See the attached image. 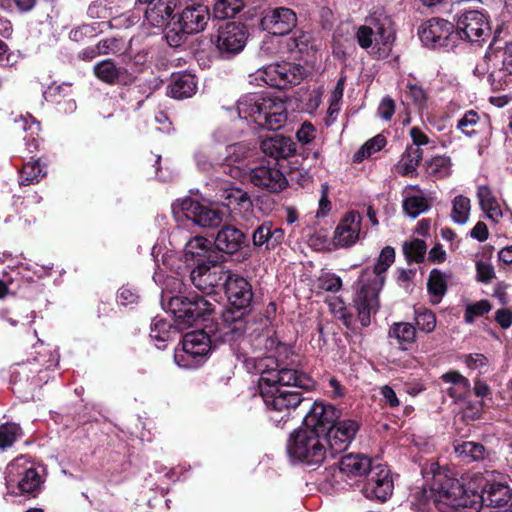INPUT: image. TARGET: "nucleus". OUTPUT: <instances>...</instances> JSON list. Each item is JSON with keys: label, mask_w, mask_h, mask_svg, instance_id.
I'll return each instance as SVG.
<instances>
[{"label": "nucleus", "mask_w": 512, "mask_h": 512, "mask_svg": "<svg viewBox=\"0 0 512 512\" xmlns=\"http://www.w3.org/2000/svg\"><path fill=\"white\" fill-rule=\"evenodd\" d=\"M21 436L22 430L18 424L5 423L0 425V449L5 450L11 447Z\"/></svg>", "instance_id": "obj_47"}, {"label": "nucleus", "mask_w": 512, "mask_h": 512, "mask_svg": "<svg viewBox=\"0 0 512 512\" xmlns=\"http://www.w3.org/2000/svg\"><path fill=\"white\" fill-rule=\"evenodd\" d=\"M174 333L175 331L173 330L172 324L166 319L155 317L152 320L150 337L155 341V345L158 349H164L166 342L171 339Z\"/></svg>", "instance_id": "obj_36"}, {"label": "nucleus", "mask_w": 512, "mask_h": 512, "mask_svg": "<svg viewBox=\"0 0 512 512\" xmlns=\"http://www.w3.org/2000/svg\"><path fill=\"white\" fill-rule=\"evenodd\" d=\"M296 14L289 8H274L265 13L260 25L263 30L274 36L288 34L296 26Z\"/></svg>", "instance_id": "obj_24"}, {"label": "nucleus", "mask_w": 512, "mask_h": 512, "mask_svg": "<svg viewBox=\"0 0 512 512\" xmlns=\"http://www.w3.org/2000/svg\"><path fill=\"white\" fill-rule=\"evenodd\" d=\"M115 13L116 12L113 11V7L108 6L106 0L95 1L88 8L89 17L94 19H108Z\"/></svg>", "instance_id": "obj_53"}, {"label": "nucleus", "mask_w": 512, "mask_h": 512, "mask_svg": "<svg viewBox=\"0 0 512 512\" xmlns=\"http://www.w3.org/2000/svg\"><path fill=\"white\" fill-rule=\"evenodd\" d=\"M358 430V425L352 420H343L335 424L326 433V448L333 457L345 451Z\"/></svg>", "instance_id": "obj_25"}, {"label": "nucleus", "mask_w": 512, "mask_h": 512, "mask_svg": "<svg viewBox=\"0 0 512 512\" xmlns=\"http://www.w3.org/2000/svg\"><path fill=\"white\" fill-rule=\"evenodd\" d=\"M455 453L463 461H478L484 458L485 448L475 442H463L455 445Z\"/></svg>", "instance_id": "obj_43"}, {"label": "nucleus", "mask_w": 512, "mask_h": 512, "mask_svg": "<svg viewBox=\"0 0 512 512\" xmlns=\"http://www.w3.org/2000/svg\"><path fill=\"white\" fill-rule=\"evenodd\" d=\"M403 210L411 218L418 217L425 212L428 207V201L421 193L418 186L408 185L404 188Z\"/></svg>", "instance_id": "obj_33"}, {"label": "nucleus", "mask_w": 512, "mask_h": 512, "mask_svg": "<svg viewBox=\"0 0 512 512\" xmlns=\"http://www.w3.org/2000/svg\"><path fill=\"white\" fill-rule=\"evenodd\" d=\"M245 180H249L253 185L271 192H279L287 185L284 174L275 164L271 166L269 163L252 167L244 178Z\"/></svg>", "instance_id": "obj_23"}, {"label": "nucleus", "mask_w": 512, "mask_h": 512, "mask_svg": "<svg viewBox=\"0 0 512 512\" xmlns=\"http://www.w3.org/2000/svg\"><path fill=\"white\" fill-rule=\"evenodd\" d=\"M415 322L421 331L431 333L436 327V316L426 308H418L415 309Z\"/></svg>", "instance_id": "obj_50"}, {"label": "nucleus", "mask_w": 512, "mask_h": 512, "mask_svg": "<svg viewBox=\"0 0 512 512\" xmlns=\"http://www.w3.org/2000/svg\"><path fill=\"white\" fill-rule=\"evenodd\" d=\"M287 452L292 460L307 465H319L328 454L326 437L316 430L301 426L291 434Z\"/></svg>", "instance_id": "obj_7"}, {"label": "nucleus", "mask_w": 512, "mask_h": 512, "mask_svg": "<svg viewBox=\"0 0 512 512\" xmlns=\"http://www.w3.org/2000/svg\"><path fill=\"white\" fill-rule=\"evenodd\" d=\"M254 154L253 149L244 143H236L226 147V156L224 158V172L232 178L244 181L248 175L251 166V158Z\"/></svg>", "instance_id": "obj_21"}, {"label": "nucleus", "mask_w": 512, "mask_h": 512, "mask_svg": "<svg viewBox=\"0 0 512 512\" xmlns=\"http://www.w3.org/2000/svg\"><path fill=\"white\" fill-rule=\"evenodd\" d=\"M291 354L289 345L280 342L271 330H266L258 333L255 339H243L237 356L248 368L252 366L260 374V395L270 420L277 426L286 422L303 400L299 392L284 387L309 390L314 386L306 373L288 367Z\"/></svg>", "instance_id": "obj_1"}, {"label": "nucleus", "mask_w": 512, "mask_h": 512, "mask_svg": "<svg viewBox=\"0 0 512 512\" xmlns=\"http://www.w3.org/2000/svg\"><path fill=\"white\" fill-rule=\"evenodd\" d=\"M477 198L480 208L485 212L488 219L498 222L503 216L501 206L491 189L486 185H481L477 189Z\"/></svg>", "instance_id": "obj_35"}, {"label": "nucleus", "mask_w": 512, "mask_h": 512, "mask_svg": "<svg viewBox=\"0 0 512 512\" xmlns=\"http://www.w3.org/2000/svg\"><path fill=\"white\" fill-rule=\"evenodd\" d=\"M465 364L469 369L478 370L479 373H484L488 365V360L483 354L475 353L465 356Z\"/></svg>", "instance_id": "obj_56"}, {"label": "nucleus", "mask_w": 512, "mask_h": 512, "mask_svg": "<svg viewBox=\"0 0 512 512\" xmlns=\"http://www.w3.org/2000/svg\"><path fill=\"white\" fill-rule=\"evenodd\" d=\"M470 211L471 201L468 197L458 195L453 199L451 218L455 223L459 225L466 224L469 220Z\"/></svg>", "instance_id": "obj_42"}, {"label": "nucleus", "mask_w": 512, "mask_h": 512, "mask_svg": "<svg viewBox=\"0 0 512 512\" xmlns=\"http://www.w3.org/2000/svg\"><path fill=\"white\" fill-rule=\"evenodd\" d=\"M502 67L501 70L508 75H512V41L507 43L503 49L500 50Z\"/></svg>", "instance_id": "obj_61"}, {"label": "nucleus", "mask_w": 512, "mask_h": 512, "mask_svg": "<svg viewBox=\"0 0 512 512\" xmlns=\"http://www.w3.org/2000/svg\"><path fill=\"white\" fill-rule=\"evenodd\" d=\"M393 489L394 484L390 470L381 463H375L363 485L364 496L384 502L392 495Z\"/></svg>", "instance_id": "obj_19"}, {"label": "nucleus", "mask_w": 512, "mask_h": 512, "mask_svg": "<svg viewBox=\"0 0 512 512\" xmlns=\"http://www.w3.org/2000/svg\"><path fill=\"white\" fill-rule=\"evenodd\" d=\"M5 474V485L10 495L33 494L40 488L41 477L24 456L11 461Z\"/></svg>", "instance_id": "obj_9"}, {"label": "nucleus", "mask_w": 512, "mask_h": 512, "mask_svg": "<svg viewBox=\"0 0 512 512\" xmlns=\"http://www.w3.org/2000/svg\"><path fill=\"white\" fill-rule=\"evenodd\" d=\"M237 112L248 124L269 130L280 129L287 120L284 101L259 93L243 95L237 102Z\"/></svg>", "instance_id": "obj_5"}, {"label": "nucleus", "mask_w": 512, "mask_h": 512, "mask_svg": "<svg viewBox=\"0 0 512 512\" xmlns=\"http://www.w3.org/2000/svg\"><path fill=\"white\" fill-rule=\"evenodd\" d=\"M225 293L229 303L237 310H225L217 322L214 333L215 340L230 344L236 356L239 354L240 343L243 339H255L258 335L245 337L246 322L242 310L249 307L253 292L251 284L242 276L228 274L224 282Z\"/></svg>", "instance_id": "obj_3"}, {"label": "nucleus", "mask_w": 512, "mask_h": 512, "mask_svg": "<svg viewBox=\"0 0 512 512\" xmlns=\"http://www.w3.org/2000/svg\"><path fill=\"white\" fill-rule=\"evenodd\" d=\"M245 235L232 226L223 227L215 238V247L224 253L233 254L242 247Z\"/></svg>", "instance_id": "obj_31"}, {"label": "nucleus", "mask_w": 512, "mask_h": 512, "mask_svg": "<svg viewBox=\"0 0 512 512\" xmlns=\"http://www.w3.org/2000/svg\"><path fill=\"white\" fill-rule=\"evenodd\" d=\"M316 130L311 123H303L296 133L298 141L302 144H308L315 138Z\"/></svg>", "instance_id": "obj_58"}, {"label": "nucleus", "mask_w": 512, "mask_h": 512, "mask_svg": "<svg viewBox=\"0 0 512 512\" xmlns=\"http://www.w3.org/2000/svg\"><path fill=\"white\" fill-rule=\"evenodd\" d=\"M46 171L39 160L27 162L20 173V185H31L38 183L44 176Z\"/></svg>", "instance_id": "obj_41"}, {"label": "nucleus", "mask_w": 512, "mask_h": 512, "mask_svg": "<svg viewBox=\"0 0 512 512\" xmlns=\"http://www.w3.org/2000/svg\"><path fill=\"white\" fill-rule=\"evenodd\" d=\"M159 250L156 246L152 249V255L155 257L157 264V271L154 273V281L162 287L165 292H172L170 285H173L174 290L182 287L180 279L173 276H164L166 271L174 272L176 275H181L182 272L189 267L188 262L184 257V252L180 255L178 252L169 250L166 251L161 258L158 259Z\"/></svg>", "instance_id": "obj_13"}, {"label": "nucleus", "mask_w": 512, "mask_h": 512, "mask_svg": "<svg viewBox=\"0 0 512 512\" xmlns=\"http://www.w3.org/2000/svg\"><path fill=\"white\" fill-rule=\"evenodd\" d=\"M424 478L431 480L429 492L423 490L421 497L413 502L417 512H430L432 506L442 512H479L483 504L501 507L512 498V490L502 482L489 480L479 473L466 474L460 479L431 463L422 470Z\"/></svg>", "instance_id": "obj_2"}, {"label": "nucleus", "mask_w": 512, "mask_h": 512, "mask_svg": "<svg viewBox=\"0 0 512 512\" xmlns=\"http://www.w3.org/2000/svg\"><path fill=\"white\" fill-rule=\"evenodd\" d=\"M123 48V42L116 38H107L103 39L98 43V49L101 52V55L105 54H116L121 52Z\"/></svg>", "instance_id": "obj_57"}, {"label": "nucleus", "mask_w": 512, "mask_h": 512, "mask_svg": "<svg viewBox=\"0 0 512 512\" xmlns=\"http://www.w3.org/2000/svg\"><path fill=\"white\" fill-rule=\"evenodd\" d=\"M394 260V248L390 246L384 247L373 270L364 271L359 279L360 289L354 299V303L363 326L370 324V315L378 309V293L385 282L384 273L394 263Z\"/></svg>", "instance_id": "obj_4"}, {"label": "nucleus", "mask_w": 512, "mask_h": 512, "mask_svg": "<svg viewBox=\"0 0 512 512\" xmlns=\"http://www.w3.org/2000/svg\"><path fill=\"white\" fill-rule=\"evenodd\" d=\"M480 121L479 114L474 110L467 111L457 123V128L466 136L471 137L476 134L475 127Z\"/></svg>", "instance_id": "obj_51"}, {"label": "nucleus", "mask_w": 512, "mask_h": 512, "mask_svg": "<svg viewBox=\"0 0 512 512\" xmlns=\"http://www.w3.org/2000/svg\"><path fill=\"white\" fill-rule=\"evenodd\" d=\"M94 73L100 80L111 84L118 79L120 70L111 60H103L94 66Z\"/></svg>", "instance_id": "obj_48"}, {"label": "nucleus", "mask_w": 512, "mask_h": 512, "mask_svg": "<svg viewBox=\"0 0 512 512\" xmlns=\"http://www.w3.org/2000/svg\"><path fill=\"white\" fill-rule=\"evenodd\" d=\"M491 309V305L487 300H481L474 304L466 306L465 321L469 324L473 323L476 317L483 316Z\"/></svg>", "instance_id": "obj_54"}, {"label": "nucleus", "mask_w": 512, "mask_h": 512, "mask_svg": "<svg viewBox=\"0 0 512 512\" xmlns=\"http://www.w3.org/2000/svg\"><path fill=\"white\" fill-rule=\"evenodd\" d=\"M303 78L302 67L288 63L270 64L249 75V82L257 86L268 85L284 89L299 84Z\"/></svg>", "instance_id": "obj_10"}, {"label": "nucleus", "mask_w": 512, "mask_h": 512, "mask_svg": "<svg viewBox=\"0 0 512 512\" xmlns=\"http://www.w3.org/2000/svg\"><path fill=\"white\" fill-rule=\"evenodd\" d=\"M427 288L431 296V303L438 304L446 293L447 286L444 274L437 269H433L429 275Z\"/></svg>", "instance_id": "obj_38"}, {"label": "nucleus", "mask_w": 512, "mask_h": 512, "mask_svg": "<svg viewBox=\"0 0 512 512\" xmlns=\"http://www.w3.org/2000/svg\"><path fill=\"white\" fill-rule=\"evenodd\" d=\"M470 235L474 239L484 242L489 236L487 225L484 222H478L471 230Z\"/></svg>", "instance_id": "obj_64"}, {"label": "nucleus", "mask_w": 512, "mask_h": 512, "mask_svg": "<svg viewBox=\"0 0 512 512\" xmlns=\"http://www.w3.org/2000/svg\"><path fill=\"white\" fill-rule=\"evenodd\" d=\"M339 416V411L333 405L315 402L304 417L302 426L316 430L326 437L327 431L335 425Z\"/></svg>", "instance_id": "obj_22"}, {"label": "nucleus", "mask_w": 512, "mask_h": 512, "mask_svg": "<svg viewBox=\"0 0 512 512\" xmlns=\"http://www.w3.org/2000/svg\"><path fill=\"white\" fill-rule=\"evenodd\" d=\"M452 170V162L448 156H435L426 162V171L435 179L446 178Z\"/></svg>", "instance_id": "obj_39"}, {"label": "nucleus", "mask_w": 512, "mask_h": 512, "mask_svg": "<svg viewBox=\"0 0 512 512\" xmlns=\"http://www.w3.org/2000/svg\"><path fill=\"white\" fill-rule=\"evenodd\" d=\"M422 159V150L418 147L408 146L396 165L399 174L403 176L414 175Z\"/></svg>", "instance_id": "obj_37"}, {"label": "nucleus", "mask_w": 512, "mask_h": 512, "mask_svg": "<svg viewBox=\"0 0 512 512\" xmlns=\"http://www.w3.org/2000/svg\"><path fill=\"white\" fill-rule=\"evenodd\" d=\"M139 299L140 295L138 294V292L128 285L122 286L118 290L117 301L122 306L136 304L139 301Z\"/></svg>", "instance_id": "obj_55"}, {"label": "nucleus", "mask_w": 512, "mask_h": 512, "mask_svg": "<svg viewBox=\"0 0 512 512\" xmlns=\"http://www.w3.org/2000/svg\"><path fill=\"white\" fill-rule=\"evenodd\" d=\"M210 344L211 339L204 331L187 333L183 338L182 348L175 351V363L181 368H197L209 353Z\"/></svg>", "instance_id": "obj_11"}, {"label": "nucleus", "mask_w": 512, "mask_h": 512, "mask_svg": "<svg viewBox=\"0 0 512 512\" xmlns=\"http://www.w3.org/2000/svg\"><path fill=\"white\" fill-rule=\"evenodd\" d=\"M427 246L421 239H413L403 245V252L409 262H422L426 254Z\"/></svg>", "instance_id": "obj_49"}, {"label": "nucleus", "mask_w": 512, "mask_h": 512, "mask_svg": "<svg viewBox=\"0 0 512 512\" xmlns=\"http://www.w3.org/2000/svg\"><path fill=\"white\" fill-rule=\"evenodd\" d=\"M362 216L351 210L340 219L333 234V244L338 248H349L365 237L362 231Z\"/></svg>", "instance_id": "obj_18"}, {"label": "nucleus", "mask_w": 512, "mask_h": 512, "mask_svg": "<svg viewBox=\"0 0 512 512\" xmlns=\"http://www.w3.org/2000/svg\"><path fill=\"white\" fill-rule=\"evenodd\" d=\"M407 89V97L411 99L419 109H421L426 102L424 90L417 85H409Z\"/></svg>", "instance_id": "obj_60"}, {"label": "nucleus", "mask_w": 512, "mask_h": 512, "mask_svg": "<svg viewBox=\"0 0 512 512\" xmlns=\"http://www.w3.org/2000/svg\"><path fill=\"white\" fill-rule=\"evenodd\" d=\"M387 140L383 134H378L365 142L361 148L354 154V162L360 163L364 159L370 158L375 153L385 147Z\"/></svg>", "instance_id": "obj_40"}, {"label": "nucleus", "mask_w": 512, "mask_h": 512, "mask_svg": "<svg viewBox=\"0 0 512 512\" xmlns=\"http://www.w3.org/2000/svg\"><path fill=\"white\" fill-rule=\"evenodd\" d=\"M244 7L243 0H217L213 12L218 19L234 17Z\"/></svg>", "instance_id": "obj_45"}, {"label": "nucleus", "mask_w": 512, "mask_h": 512, "mask_svg": "<svg viewBox=\"0 0 512 512\" xmlns=\"http://www.w3.org/2000/svg\"><path fill=\"white\" fill-rule=\"evenodd\" d=\"M283 239V229L274 227L269 221L259 225L252 234L253 246L265 250L274 249L282 243Z\"/></svg>", "instance_id": "obj_27"}, {"label": "nucleus", "mask_w": 512, "mask_h": 512, "mask_svg": "<svg viewBox=\"0 0 512 512\" xmlns=\"http://www.w3.org/2000/svg\"><path fill=\"white\" fill-rule=\"evenodd\" d=\"M261 149L270 157L285 159L295 154L296 145L289 137L275 135L264 139L261 143Z\"/></svg>", "instance_id": "obj_30"}, {"label": "nucleus", "mask_w": 512, "mask_h": 512, "mask_svg": "<svg viewBox=\"0 0 512 512\" xmlns=\"http://www.w3.org/2000/svg\"><path fill=\"white\" fill-rule=\"evenodd\" d=\"M395 112V104L394 101L389 98L385 97L381 101L379 107H378V114L379 116L384 120H390Z\"/></svg>", "instance_id": "obj_62"}, {"label": "nucleus", "mask_w": 512, "mask_h": 512, "mask_svg": "<svg viewBox=\"0 0 512 512\" xmlns=\"http://www.w3.org/2000/svg\"><path fill=\"white\" fill-rule=\"evenodd\" d=\"M341 279L335 274L324 273L315 282L314 288L318 291L336 292L341 288Z\"/></svg>", "instance_id": "obj_52"}, {"label": "nucleus", "mask_w": 512, "mask_h": 512, "mask_svg": "<svg viewBox=\"0 0 512 512\" xmlns=\"http://www.w3.org/2000/svg\"><path fill=\"white\" fill-rule=\"evenodd\" d=\"M172 212L177 220L186 218L204 228L219 226L223 221V214L220 211L191 198L176 200L172 204Z\"/></svg>", "instance_id": "obj_12"}, {"label": "nucleus", "mask_w": 512, "mask_h": 512, "mask_svg": "<svg viewBox=\"0 0 512 512\" xmlns=\"http://www.w3.org/2000/svg\"><path fill=\"white\" fill-rule=\"evenodd\" d=\"M229 272L226 271L221 265L214 260H209L198 264L190 273V278L193 285L205 293V298L209 299L217 305L215 298L216 289L225 282Z\"/></svg>", "instance_id": "obj_15"}, {"label": "nucleus", "mask_w": 512, "mask_h": 512, "mask_svg": "<svg viewBox=\"0 0 512 512\" xmlns=\"http://www.w3.org/2000/svg\"><path fill=\"white\" fill-rule=\"evenodd\" d=\"M248 39V30L244 24L229 22L218 29L216 48L223 56H231L241 52Z\"/></svg>", "instance_id": "obj_17"}, {"label": "nucleus", "mask_w": 512, "mask_h": 512, "mask_svg": "<svg viewBox=\"0 0 512 512\" xmlns=\"http://www.w3.org/2000/svg\"><path fill=\"white\" fill-rule=\"evenodd\" d=\"M373 466L371 459L363 454H348L342 457L338 473L348 477L363 476L368 475Z\"/></svg>", "instance_id": "obj_29"}, {"label": "nucleus", "mask_w": 512, "mask_h": 512, "mask_svg": "<svg viewBox=\"0 0 512 512\" xmlns=\"http://www.w3.org/2000/svg\"><path fill=\"white\" fill-rule=\"evenodd\" d=\"M197 89V82L193 75L188 73L172 76L167 86V94L175 99H185L193 96Z\"/></svg>", "instance_id": "obj_32"}, {"label": "nucleus", "mask_w": 512, "mask_h": 512, "mask_svg": "<svg viewBox=\"0 0 512 512\" xmlns=\"http://www.w3.org/2000/svg\"><path fill=\"white\" fill-rule=\"evenodd\" d=\"M141 4H146V21L154 27H162L169 20L177 5V0H138Z\"/></svg>", "instance_id": "obj_26"}, {"label": "nucleus", "mask_w": 512, "mask_h": 512, "mask_svg": "<svg viewBox=\"0 0 512 512\" xmlns=\"http://www.w3.org/2000/svg\"><path fill=\"white\" fill-rule=\"evenodd\" d=\"M477 279L481 282H489L494 277V269L488 262L479 260L476 262Z\"/></svg>", "instance_id": "obj_59"}, {"label": "nucleus", "mask_w": 512, "mask_h": 512, "mask_svg": "<svg viewBox=\"0 0 512 512\" xmlns=\"http://www.w3.org/2000/svg\"><path fill=\"white\" fill-rule=\"evenodd\" d=\"M418 34L423 45L430 48H451L457 42L455 26L444 19L427 20L419 27Z\"/></svg>", "instance_id": "obj_16"}, {"label": "nucleus", "mask_w": 512, "mask_h": 512, "mask_svg": "<svg viewBox=\"0 0 512 512\" xmlns=\"http://www.w3.org/2000/svg\"><path fill=\"white\" fill-rule=\"evenodd\" d=\"M359 45L375 57H386L391 51L395 33L391 19L384 13H375L366 19L356 33Z\"/></svg>", "instance_id": "obj_6"}, {"label": "nucleus", "mask_w": 512, "mask_h": 512, "mask_svg": "<svg viewBox=\"0 0 512 512\" xmlns=\"http://www.w3.org/2000/svg\"><path fill=\"white\" fill-rule=\"evenodd\" d=\"M106 25V22L83 24L72 29L69 33V37L73 41L82 42L85 39L92 38L102 32V27Z\"/></svg>", "instance_id": "obj_46"}, {"label": "nucleus", "mask_w": 512, "mask_h": 512, "mask_svg": "<svg viewBox=\"0 0 512 512\" xmlns=\"http://www.w3.org/2000/svg\"><path fill=\"white\" fill-rule=\"evenodd\" d=\"M278 51V36L270 34L266 36L261 45V53L264 55H272Z\"/></svg>", "instance_id": "obj_63"}, {"label": "nucleus", "mask_w": 512, "mask_h": 512, "mask_svg": "<svg viewBox=\"0 0 512 512\" xmlns=\"http://www.w3.org/2000/svg\"><path fill=\"white\" fill-rule=\"evenodd\" d=\"M184 257L188 265L194 263L201 264L211 260L213 251L211 249V242L204 237H194L189 239L184 247Z\"/></svg>", "instance_id": "obj_28"}, {"label": "nucleus", "mask_w": 512, "mask_h": 512, "mask_svg": "<svg viewBox=\"0 0 512 512\" xmlns=\"http://www.w3.org/2000/svg\"><path fill=\"white\" fill-rule=\"evenodd\" d=\"M216 186L215 201L227 206L235 214L245 215L252 209V201L247 192L233 186L229 181H213Z\"/></svg>", "instance_id": "obj_20"}, {"label": "nucleus", "mask_w": 512, "mask_h": 512, "mask_svg": "<svg viewBox=\"0 0 512 512\" xmlns=\"http://www.w3.org/2000/svg\"><path fill=\"white\" fill-rule=\"evenodd\" d=\"M444 382L451 384L447 388V394L456 402L466 400L471 393L469 380L457 371H450L442 375Z\"/></svg>", "instance_id": "obj_34"}, {"label": "nucleus", "mask_w": 512, "mask_h": 512, "mask_svg": "<svg viewBox=\"0 0 512 512\" xmlns=\"http://www.w3.org/2000/svg\"><path fill=\"white\" fill-rule=\"evenodd\" d=\"M389 337L394 338L400 344H410L415 340L416 330L411 323L397 322L390 327Z\"/></svg>", "instance_id": "obj_44"}, {"label": "nucleus", "mask_w": 512, "mask_h": 512, "mask_svg": "<svg viewBox=\"0 0 512 512\" xmlns=\"http://www.w3.org/2000/svg\"><path fill=\"white\" fill-rule=\"evenodd\" d=\"M491 33L488 16L479 10H465L458 14L455 34L457 39L471 43L484 42Z\"/></svg>", "instance_id": "obj_14"}, {"label": "nucleus", "mask_w": 512, "mask_h": 512, "mask_svg": "<svg viewBox=\"0 0 512 512\" xmlns=\"http://www.w3.org/2000/svg\"><path fill=\"white\" fill-rule=\"evenodd\" d=\"M172 292L163 290V301L168 300V309L176 319V325L179 328L191 326L198 318L216 311V305L209 299L198 296L173 295L174 292H181V289L174 290L170 285Z\"/></svg>", "instance_id": "obj_8"}]
</instances>
